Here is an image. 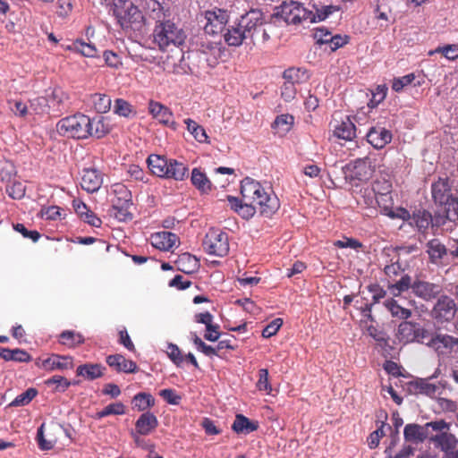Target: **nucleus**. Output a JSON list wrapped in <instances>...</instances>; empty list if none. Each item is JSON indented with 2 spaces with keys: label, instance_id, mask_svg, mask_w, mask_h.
Instances as JSON below:
<instances>
[{
  "label": "nucleus",
  "instance_id": "nucleus-53",
  "mask_svg": "<svg viewBox=\"0 0 458 458\" xmlns=\"http://www.w3.org/2000/svg\"><path fill=\"white\" fill-rule=\"evenodd\" d=\"M349 38L347 36L342 37L340 35H335L330 37L329 38H318V44H330L331 50L335 51L339 47H344L348 43Z\"/></svg>",
  "mask_w": 458,
  "mask_h": 458
},
{
  "label": "nucleus",
  "instance_id": "nucleus-50",
  "mask_svg": "<svg viewBox=\"0 0 458 458\" xmlns=\"http://www.w3.org/2000/svg\"><path fill=\"white\" fill-rule=\"evenodd\" d=\"M72 48L86 57H94L97 55V48L93 44L86 43L83 40H75Z\"/></svg>",
  "mask_w": 458,
  "mask_h": 458
},
{
  "label": "nucleus",
  "instance_id": "nucleus-20",
  "mask_svg": "<svg viewBox=\"0 0 458 458\" xmlns=\"http://www.w3.org/2000/svg\"><path fill=\"white\" fill-rule=\"evenodd\" d=\"M39 366L46 371L72 369L73 360L71 356L52 354L50 357L42 360Z\"/></svg>",
  "mask_w": 458,
  "mask_h": 458
},
{
  "label": "nucleus",
  "instance_id": "nucleus-29",
  "mask_svg": "<svg viewBox=\"0 0 458 458\" xmlns=\"http://www.w3.org/2000/svg\"><path fill=\"white\" fill-rule=\"evenodd\" d=\"M334 135L341 140H352L356 135V127L349 116L334 125Z\"/></svg>",
  "mask_w": 458,
  "mask_h": 458
},
{
  "label": "nucleus",
  "instance_id": "nucleus-11",
  "mask_svg": "<svg viewBox=\"0 0 458 458\" xmlns=\"http://www.w3.org/2000/svg\"><path fill=\"white\" fill-rule=\"evenodd\" d=\"M397 336L399 341L404 344L414 342L426 344L430 333L419 323L403 321L398 326Z\"/></svg>",
  "mask_w": 458,
  "mask_h": 458
},
{
  "label": "nucleus",
  "instance_id": "nucleus-49",
  "mask_svg": "<svg viewBox=\"0 0 458 458\" xmlns=\"http://www.w3.org/2000/svg\"><path fill=\"white\" fill-rule=\"evenodd\" d=\"M46 385L52 386L55 385V391L64 393L72 385L77 384V382L72 383L67 378L62 376H53L52 377L46 380Z\"/></svg>",
  "mask_w": 458,
  "mask_h": 458
},
{
  "label": "nucleus",
  "instance_id": "nucleus-28",
  "mask_svg": "<svg viewBox=\"0 0 458 458\" xmlns=\"http://www.w3.org/2000/svg\"><path fill=\"white\" fill-rule=\"evenodd\" d=\"M403 437L405 441L411 443H422L428 438L427 427L416 423H410L404 427Z\"/></svg>",
  "mask_w": 458,
  "mask_h": 458
},
{
  "label": "nucleus",
  "instance_id": "nucleus-24",
  "mask_svg": "<svg viewBox=\"0 0 458 458\" xmlns=\"http://www.w3.org/2000/svg\"><path fill=\"white\" fill-rule=\"evenodd\" d=\"M366 137L368 142L377 149L383 148L392 140L391 131L384 127L370 128Z\"/></svg>",
  "mask_w": 458,
  "mask_h": 458
},
{
  "label": "nucleus",
  "instance_id": "nucleus-36",
  "mask_svg": "<svg viewBox=\"0 0 458 458\" xmlns=\"http://www.w3.org/2000/svg\"><path fill=\"white\" fill-rule=\"evenodd\" d=\"M59 344L70 348H76L84 344V336L73 330H64L59 335Z\"/></svg>",
  "mask_w": 458,
  "mask_h": 458
},
{
  "label": "nucleus",
  "instance_id": "nucleus-34",
  "mask_svg": "<svg viewBox=\"0 0 458 458\" xmlns=\"http://www.w3.org/2000/svg\"><path fill=\"white\" fill-rule=\"evenodd\" d=\"M404 213L411 218V221L410 224L416 226L421 233H425L430 225H433L432 216L427 210H418L417 212H414L411 216H410V214L407 211Z\"/></svg>",
  "mask_w": 458,
  "mask_h": 458
},
{
  "label": "nucleus",
  "instance_id": "nucleus-18",
  "mask_svg": "<svg viewBox=\"0 0 458 458\" xmlns=\"http://www.w3.org/2000/svg\"><path fill=\"white\" fill-rule=\"evenodd\" d=\"M439 370L437 369L430 377L418 378L409 385V389L414 394H423L428 397H434L436 394H440L441 386L429 382V379L437 377Z\"/></svg>",
  "mask_w": 458,
  "mask_h": 458
},
{
  "label": "nucleus",
  "instance_id": "nucleus-7",
  "mask_svg": "<svg viewBox=\"0 0 458 458\" xmlns=\"http://www.w3.org/2000/svg\"><path fill=\"white\" fill-rule=\"evenodd\" d=\"M113 15L124 30L140 31L146 26V16L143 15L142 11L128 0H122L121 4H116V8L113 10Z\"/></svg>",
  "mask_w": 458,
  "mask_h": 458
},
{
  "label": "nucleus",
  "instance_id": "nucleus-31",
  "mask_svg": "<svg viewBox=\"0 0 458 458\" xmlns=\"http://www.w3.org/2000/svg\"><path fill=\"white\" fill-rule=\"evenodd\" d=\"M426 248L429 260L433 264H438L448 253V248L438 239H432L428 241L426 244Z\"/></svg>",
  "mask_w": 458,
  "mask_h": 458
},
{
  "label": "nucleus",
  "instance_id": "nucleus-30",
  "mask_svg": "<svg viewBox=\"0 0 458 458\" xmlns=\"http://www.w3.org/2000/svg\"><path fill=\"white\" fill-rule=\"evenodd\" d=\"M381 190L378 183H373L372 187H364L356 194L357 204L363 208H375L377 194L375 191Z\"/></svg>",
  "mask_w": 458,
  "mask_h": 458
},
{
  "label": "nucleus",
  "instance_id": "nucleus-14",
  "mask_svg": "<svg viewBox=\"0 0 458 458\" xmlns=\"http://www.w3.org/2000/svg\"><path fill=\"white\" fill-rule=\"evenodd\" d=\"M140 5L146 21L150 19L157 24L171 16L170 9L165 6L164 0H140Z\"/></svg>",
  "mask_w": 458,
  "mask_h": 458
},
{
  "label": "nucleus",
  "instance_id": "nucleus-52",
  "mask_svg": "<svg viewBox=\"0 0 458 458\" xmlns=\"http://www.w3.org/2000/svg\"><path fill=\"white\" fill-rule=\"evenodd\" d=\"M180 58L179 62L180 64L171 63L170 57L167 56V59L164 61V71H165L168 73H174V74H183L186 73V69L182 66V62L183 59V55L182 51H179Z\"/></svg>",
  "mask_w": 458,
  "mask_h": 458
},
{
  "label": "nucleus",
  "instance_id": "nucleus-8",
  "mask_svg": "<svg viewBox=\"0 0 458 458\" xmlns=\"http://www.w3.org/2000/svg\"><path fill=\"white\" fill-rule=\"evenodd\" d=\"M280 11L271 15L267 24L276 22V20L281 18L287 24H300L303 21H314L313 12L307 10L302 4L295 1L283 3Z\"/></svg>",
  "mask_w": 458,
  "mask_h": 458
},
{
  "label": "nucleus",
  "instance_id": "nucleus-5",
  "mask_svg": "<svg viewBox=\"0 0 458 458\" xmlns=\"http://www.w3.org/2000/svg\"><path fill=\"white\" fill-rule=\"evenodd\" d=\"M152 37L153 42L161 51H166L173 47H179L184 44L186 39L184 30L169 18L155 25Z\"/></svg>",
  "mask_w": 458,
  "mask_h": 458
},
{
  "label": "nucleus",
  "instance_id": "nucleus-55",
  "mask_svg": "<svg viewBox=\"0 0 458 458\" xmlns=\"http://www.w3.org/2000/svg\"><path fill=\"white\" fill-rule=\"evenodd\" d=\"M414 80H415L414 73H409V74H406L402 77L394 78L393 80L392 89H393V90H394L396 92H400L406 86L411 84Z\"/></svg>",
  "mask_w": 458,
  "mask_h": 458
},
{
  "label": "nucleus",
  "instance_id": "nucleus-54",
  "mask_svg": "<svg viewBox=\"0 0 458 458\" xmlns=\"http://www.w3.org/2000/svg\"><path fill=\"white\" fill-rule=\"evenodd\" d=\"M193 343L199 352H201L206 356L212 357V356H219L217 352L216 347H212L210 345L206 344L196 334H194L193 336Z\"/></svg>",
  "mask_w": 458,
  "mask_h": 458
},
{
  "label": "nucleus",
  "instance_id": "nucleus-41",
  "mask_svg": "<svg viewBox=\"0 0 458 458\" xmlns=\"http://www.w3.org/2000/svg\"><path fill=\"white\" fill-rule=\"evenodd\" d=\"M384 304L392 317L398 319H408L412 314L410 309L402 307L394 299L386 300Z\"/></svg>",
  "mask_w": 458,
  "mask_h": 458
},
{
  "label": "nucleus",
  "instance_id": "nucleus-19",
  "mask_svg": "<svg viewBox=\"0 0 458 458\" xmlns=\"http://www.w3.org/2000/svg\"><path fill=\"white\" fill-rule=\"evenodd\" d=\"M375 172V161L370 157L354 160L352 177L359 181H368Z\"/></svg>",
  "mask_w": 458,
  "mask_h": 458
},
{
  "label": "nucleus",
  "instance_id": "nucleus-3",
  "mask_svg": "<svg viewBox=\"0 0 458 458\" xmlns=\"http://www.w3.org/2000/svg\"><path fill=\"white\" fill-rule=\"evenodd\" d=\"M265 188L252 178L246 177L241 182V196L236 198L227 196L230 208L243 219L254 216V208L251 206L260 197Z\"/></svg>",
  "mask_w": 458,
  "mask_h": 458
},
{
  "label": "nucleus",
  "instance_id": "nucleus-9",
  "mask_svg": "<svg viewBox=\"0 0 458 458\" xmlns=\"http://www.w3.org/2000/svg\"><path fill=\"white\" fill-rule=\"evenodd\" d=\"M114 198L112 207L116 210L114 216L120 221L132 219V214L129 211L132 206V196L131 191L123 183L117 182L111 186Z\"/></svg>",
  "mask_w": 458,
  "mask_h": 458
},
{
  "label": "nucleus",
  "instance_id": "nucleus-64",
  "mask_svg": "<svg viewBox=\"0 0 458 458\" xmlns=\"http://www.w3.org/2000/svg\"><path fill=\"white\" fill-rule=\"evenodd\" d=\"M385 426L386 424L382 422L381 426L369 435L368 438V445L371 449L376 448L378 445L380 439L385 436Z\"/></svg>",
  "mask_w": 458,
  "mask_h": 458
},
{
  "label": "nucleus",
  "instance_id": "nucleus-6",
  "mask_svg": "<svg viewBox=\"0 0 458 458\" xmlns=\"http://www.w3.org/2000/svg\"><path fill=\"white\" fill-rule=\"evenodd\" d=\"M147 164L152 174L160 178L182 181L188 174V167L175 159H167L164 156L151 154Z\"/></svg>",
  "mask_w": 458,
  "mask_h": 458
},
{
  "label": "nucleus",
  "instance_id": "nucleus-21",
  "mask_svg": "<svg viewBox=\"0 0 458 458\" xmlns=\"http://www.w3.org/2000/svg\"><path fill=\"white\" fill-rule=\"evenodd\" d=\"M103 183V177L100 172L93 168H85L82 171L81 186L87 192L98 191Z\"/></svg>",
  "mask_w": 458,
  "mask_h": 458
},
{
  "label": "nucleus",
  "instance_id": "nucleus-35",
  "mask_svg": "<svg viewBox=\"0 0 458 458\" xmlns=\"http://www.w3.org/2000/svg\"><path fill=\"white\" fill-rule=\"evenodd\" d=\"M232 428L238 434H250L259 428V422L250 420L242 414H237L232 425Z\"/></svg>",
  "mask_w": 458,
  "mask_h": 458
},
{
  "label": "nucleus",
  "instance_id": "nucleus-42",
  "mask_svg": "<svg viewBox=\"0 0 458 458\" xmlns=\"http://www.w3.org/2000/svg\"><path fill=\"white\" fill-rule=\"evenodd\" d=\"M177 264L179 269L186 274L197 270L199 267V259L189 253L182 254L177 260Z\"/></svg>",
  "mask_w": 458,
  "mask_h": 458
},
{
  "label": "nucleus",
  "instance_id": "nucleus-57",
  "mask_svg": "<svg viewBox=\"0 0 458 458\" xmlns=\"http://www.w3.org/2000/svg\"><path fill=\"white\" fill-rule=\"evenodd\" d=\"M405 268L401 265L399 258L395 261H392L391 264L386 265L384 268L385 274L390 278H394L403 273Z\"/></svg>",
  "mask_w": 458,
  "mask_h": 458
},
{
  "label": "nucleus",
  "instance_id": "nucleus-43",
  "mask_svg": "<svg viewBox=\"0 0 458 458\" xmlns=\"http://www.w3.org/2000/svg\"><path fill=\"white\" fill-rule=\"evenodd\" d=\"M184 123L187 125L188 131L194 137V139L199 143L208 142V136L205 129L198 124L194 120L187 118L184 120Z\"/></svg>",
  "mask_w": 458,
  "mask_h": 458
},
{
  "label": "nucleus",
  "instance_id": "nucleus-17",
  "mask_svg": "<svg viewBox=\"0 0 458 458\" xmlns=\"http://www.w3.org/2000/svg\"><path fill=\"white\" fill-rule=\"evenodd\" d=\"M239 21L241 22V28H242L248 38L253 37L258 26L267 24L263 12L259 9H251L242 15Z\"/></svg>",
  "mask_w": 458,
  "mask_h": 458
},
{
  "label": "nucleus",
  "instance_id": "nucleus-39",
  "mask_svg": "<svg viewBox=\"0 0 458 458\" xmlns=\"http://www.w3.org/2000/svg\"><path fill=\"white\" fill-rule=\"evenodd\" d=\"M191 181L192 184L202 193H208L211 191V182L199 168H194L192 170Z\"/></svg>",
  "mask_w": 458,
  "mask_h": 458
},
{
  "label": "nucleus",
  "instance_id": "nucleus-12",
  "mask_svg": "<svg viewBox=\"0 0 458 458\" xmlns=\"http://www.w3.org/2000/svg\"><path fill=\"white\" fill-rule=\"evenodd\" d=\"M457 305L445 294L439 295L431 310V317L438 323L450 322L455 317Z\"/></svg>",
  "mask_w": 458,
  "mask_h": 458
},
{
  "label": "nucleus",
  "instance_id": "nucleus-47",
  "mask_svg": "<svg viewBox=\"0 0 458 458\" xmlns=\"http://www.w3.org/2000/svg\"><path fill=\"white\" fill-rule=\"evenodd\" d=\"M125 405L121 403H114L106 406L103 410L95 414V419L100 420L109 415H123L125 413Z\"/></svg>",
  "mask_w": 458,
  "mask_h": 458
},
{
  "label": "nucleus",
  "instance_id": "nucleus-33",
  "mask_svg": "<svg viewBox=\"0 0 458 458\" xmlns=\"http://www.w3.org/2000/svg\"><path fill=\"white\" fill-rule=\"evenodd\" d=\"M105 368L98 363H86L77 367L76 375L87 380H95L102 377Z\"/></svg>",
  "mask_w": 458,
  "mask_h": 458
},
{
  "label": "nucleus",
  "instance_id": "nucleus-44",
  "mask_svg": "<svg viewBox=\"0 0 458 458\" xmlns=\"http://www.w3.org/2000/svg\"><path fill=\"white\" fill-rule=\"evenodd\" d=\"M132 404L134 409L144 411L154 406L155 398L148 393H139L133 397Z\"/></svg>",
  "mask_w": 458,
  "mask_h": 458
},
{
  "label": "nucleus",
  "instance_id": "nucleus-62",
  "mask_svg": "<svg viewBox=\"0 0 458 458\" xmlns=\"http://www.w3.org/2000/svg\"><path fill=\"white\" fill-rule=\"evenodd\" d=\"M283 325L282 318H276L265 327L262 330V336L268 338L275 335Z\"/></svg>",
  "mask_w": 458,
  "mask_h": 458
},
{
  "label": "nucleus",
  "instance_id": "nucleus-32",
  "mask_svg": "<svg viewBox=\"0 0 458 458\" xmlns=\"http://www.w3.org/2000/svg\"><path fill=\"white\" fill-rule=\"evenodd\" d=\"M224 38L225 41L232 47H239L248 39L244 30L241 28L239 20L234 25L230 26L226 30V32L224 34Z\"/></svg>",
  "mask_w": 458,
  "mask_h": 458
},
{
  "label": "nucleus",
  "instance_id": "nucleus-10",
  "mask_svg": "<svg viewBox=\"0 0 458 458\" xmlns=\"http://www.w3.org/2000/svg\"><path fill=\"white\" fill-rule=\"evenodd\" d=\"M203 247L210 255L225 257L229 252L227 233L220 229L211 228L204 238Z\"/></svg>",
  "mask_w": 458,
  "mask_h": 458
},
{
  "label": "nucleus",
  "instance_id": "nucleus-23",
  "mask_svg": "<svg viewBox=\"0 0 458 458\" xmlns=\"http://www.w3.org/2000/svg\"><path fill=\"white\" fill-rule=\"evenodd\" d=\"M106 362L111 369L118 373H135L138 369V366L133 360H127L122 354L108 355L106 358Z\"/></svg>",
  "mask_w": 458,
  "mask_h": 458
},
{
  "label": "nucleus",
  "instance_id": "nucleus-1",
  "mask_svg": "<svg viewBox=\"0 0 458 458\" xmlns=\"http://www.w3.org/2000/svg\"><path fill=\"white\" fill-rule=\"evenodd\" d=\"M60 134L84 140L89 137L101 139L110 132V125L103 116H89L81 113L61 119L57 123Z\"/></svg>",
  "mask_w": 458,
  "mask_h": 458
},
{
  "label": "nucleus",
  "instance_id": "nucleus-2",
  "mask_svg": "<svg viewBox=\"0 0 458 458\" xmlns=\"http://www.w3.org/2000/svg\"><path fill=\"white\" fill-rule=\"evenodd\" d=\"M431 194L438 212L445 219L454 222L458 220V191L454 182L448 177H439L431 185Z\"/></svg>",
  "mask_w": 458,
  "mask_h": 458
},
{
  "label": "nucleus",
  "instance_id": "nucleus-25",
  "mask_svg": "<svg viewBox=\"0 0 458 458\" xmlns=\"http://www.w3.org/2000/svg\"><path fill=\"white\" fill-rule=\"evenodd\" d=\"M150 239L152 246L161 250H170L178 242L177 235L167 231L156 233Z\"/></svg>",
  "mask_w": 458,
  "mask_h": 458
},
{
  "label": "nucleus",
  "instance_id": "nucleus-56",
  "mask_svg": "<svg viewBox=\"0 0 458 458\" xmlns=\"http://www.w3.org/2000/svg\"><path fill=\"white\" fill-rule=\"evenodd\" d=\"M257 388L259 391H264L269 394L272 391V386L268 380V370L267 369H260L259 370V380L257 382Z\"/></svg>",
  "mask_w": 458,
  "mask_h": 458
},
{
  "label": "nucleus",
  "instance_id": "nucleus-58",
  "mask_svg": "<svg viewBox=\"0 0 458 458\" xmlns=\"http://www.w3.org/2000/svg\"><path fill=\"white\" fill-rule=\"evenodd\" d=\"M269 32H272L270 28L267 29L263 26H258L253 37H250L248 39H250L253 44H256L257 42L265 43L270 39Z\"/></svg>",
  "mask_w": 458,
  "mask_h": 458
},
{
  "label": "nucleus",
  "instance_id": "nucleus-51",
  "mask_svg": "<svg viewBox=\"0 0 458 458\" xmlns=\"http://www.w3.org/2000/svg\"><path fill=\"white\" fill-rule=\"evenodd\" d=\"M38 394L36 388H28L25 392L17 395L15 399L11 403L13 406H24L30 403Z\"/></svg>",
  "mask_w": 458,
  "mask_h": 458
},
{
  "label": "nucleus",
  "instance_id": "nucleus-46",
  "mask_svg": "<svg viewBox=\"0 0 458 458\" xmlns=\"http://www.w3.org/2000/svg\"><path fill=\"white\" fill-rule=\"evenodd\" d=\"M284 81L292 84H300L308 79L306 71L301 68L291 67L284 72Z\"/></svg>",
  "mask_w": 458,
  "mask_h": 458
},
{
  "label": "nucleus",
  "instance_id": "nucleus-60",
  "mask_svg": "<svg viewBox=\"0 0 458 458\" xmlns=\"http://www.w3.org/2000/svg\"><path fill=\"white\" fill-rule=\"evenodd\" d=\"M6 191L11 198L20 199L25 195V187L21 182H14L6 187Z\"/></svg>",
  "mask_w": 458,
  "mask_h": 458
},
{
  "label": "nucleus",
  "instance_id": "nucleus-61",
  "mask_svg": "<svg viewBox=\"0 0 458 458\" xmlns=\"http://www.w3.org/2000/svg\"><path fill=\"white\" fill-rule=\"evenodd\" d=\"M166 352L168 357L176 366H180L183 362L184 357L182 356L181 350L176 344H169Z\"/></svg>",
  "mask_w": 458,
  "mask_h": 458
},
{
  "label": "nucleus",
  "instance_id": "nucleus-22",
  "mask_svg": "<svg viewBox=\"0 0 458 458\" xmlns=\"http://www.w3.org/2000/svg\"><path fill=\"white\" fill-rule=\"evenodd\" d=\"M369 292L372 294V302H364V299L360 301V306L359 310L361 314L370 321H374V318L371 314L372 306L383 298L386 297V292L377 284H369L368 286Z\"/></svg>",
  "mask_w": 458,
  "mask_h": 458
},
{
  "label": "nucleus",
  "instance_id": "nucleus-37",
  "mask_svg": "<svg viewBox=\"0 0 458 458\" xmlns=\"http://www.w3.org/2000/svg\"><path fill=\"white\" fill-rule=\"evenodd\" d=\"M430 440L438 446L442 452L454 449L458 445V438L452 433L442 432L430 437Z\"/></svg>",
  "mask_w": 458,
  "mask_h": 458
},
{
  "label": "nucleus",
  "instance_id": "nucleus-16",
  "mask_svg": "<svg viewBox=\"0 0 458 458\" xmlns=\"http://www.w3.org/2000/svg\"><path fill=\"white\" fill-rule=\"evenodd\" d=\"M204 16L207 21L204 26V30L209 35L221 33L229 19V15L226 11L216 8L206 11Z\"/></svg>",
  "mask_w": 458,
  "mask_h": 458
},
{
  "label": "nucleus",
  "instance_id": "nucleus-48",
  "mask_svg": "<svg viewBox=\"0 0 458 458\" xmlns=\"http://www.w3.org/2000/svg\"><path fill=\"white\" fill-rule=\"evenodd\" d=\"M315 9V13H313V16L315 21L313 22L321 21L326 20L330 14L335 12L339 11V7L332 4L327 5H318L313 4Z\"/></svg>",
  "mask_w": 458,
  "mask_h": 458
},
{
  "label": "nucleus",
  "instance_id": "nucleus-45",
  "mask_svg": "<svg viewBox=\"0 0 458 458\" xmlns=\"http://www.w3.org/2000/svg\"><path fill=\"white\" fill-rule=\"evenodd\" d=\"M114 113L125 118H131L136 115V110L133 106L123 98L114 100Z\"/></svg>",
  "mask_w": 458,
  "mask_h": 458
},
{
  "label": "nucleus",
  "instance_id": "nucleus-63",
  "mask_svg": "<svg viewBox=\"0 0 458 458\" xmlns=\"http://www.w3.org/2000/svg\"><path fill=\"white\" fill-rule=\"evenodd\" d=\"M49 99L54 104H56L59 108L68 100V95L61 88H55L49 96Z\"/></svg>",
  "mask_w": 458,
  "mask_h": 458
},
{
  "label": "nucleus",
  "instance_id": "nucleus-15",
  "mask_svg": "<svg viewBox=\"0 0 458 458\" xmlns=\"http://www.w3.org/2000/svg\"><path fill=\"white\" fill-rule=\"evenodd\" d=\"M251 206L254 208V215L259 212L262 216L272 217L278 211L280 201L272 191L265 189L260 197Z\"/></svg>",
  "mask_w": 458,
  "mask_h": 458
},
{
  "label": "nucleus",
  "instance_id": "nucleus-26",
  "mask_svg": "<svg viewBox=\"0 0 458 458\" xmlns=\"http://www.w3.org/2000/svg\"><path fill=\"white\" fill-rule=\"evenodd\" d=\"M148 112L153 116V118L157 119L160 123L168 125L174 123L173 122V112L171 109L160 102L150 100L148 102Z\"/></svg>",
  "mask_w": 458,
  "mask_h": 458
},
{
  "label": "nucleus",
  "instance_id": "nucleus-4",
  "mask_svg": "<svg viewBox=\"0 0 458 458\" xmlns=\"http://www.w3.org/2000/svg\"><path fill=\"white\" fill-rule=\"evenodd\" d=\"M388 289L394 294L398 296L402 293L411 290V293L418 298L431 301L437 299L443 292V286L440 284L432 283L423 279L416 278L411 281L409 275H403L398 281L389 284Z\"/></svg>",
  "mask_w": 458,
  "mask_h": 458
},
{
  "label": "nucleus",
  "instance_id": "nucleus-27",
  "mask_svg": "<svg viewBox=\"0 0 458 458\" xmlns=\"http://www.w3.org/2000/svg\"><path fill=\"white\" fill-rule=\"evenodd\" d=\"M158 426L157 417L149 411L142 413L135 423V430L141 436L149 435Z\"/></svg>",
  "mask_w": 458,
  "mask_h": 458
},
{
  "label": "nucleus",
  "instance_id": "nucleus-13",
  "mask_svg": "<svg viewBox=\"0 0 458 458\" xmlns=\"http://www.w3.org/2000/svg\"><path fill=\"white\" fill-rule=\"evenodd\" d=\"M426 344L432 348L438 356L449 357L452 353L458 352V338L446 334L430 335Z\"/></svg>",
  "mask_w": 458,
  "mask_h": 458
},
{
  "label": "nucleus",
  "instance_id": "nucleus-40",
  "mask_svg": "<svg viewBox=\"0 0 458 458\" xmlns=\"http://www.w3.org/2000/svg\"><path fill=\"white\" fill-rule=\"evenodd\" d=\"M90 102L94 109L99 114H106L111 108L112 100L106 94L95 93L90 96Z\"/></svg>",
  "mask_w": 458,
  "mask_h": 458
},
{
  "label": "nucleus",
  "instance_id": "nucleus-59",
  "mask_svg": "<svg viewBox=\"0 0 458 458\" xmlns=\"http://www.w3.org/2000/svg\"><path fill=\"white\" fill-rule=\"evenodd\" d=\"M44 427L43 423L38 428L37 432V439L38 443V446L41 450H50L54 447L55 441L53 439H46L44 437Z\"/></svg>",
  "mask_w": 458,
  "mask_h": 458
},
{
  "label": "nucleus",
  "instance_id": "nucleus-38",
  "mask_svg": "<svg viewBox=\"0 0 458 458\" xmlns=\"http://www.w3.org/2000/svg\"><path fill=\"white\" fill-rule=\"evenodd\" d=\"M293 123L294 117L292 114H284L276 116L274 123H272V128L280 136H284L291 131Z\"/></svg>",
  "mask_w": 458,
  "mask_h": 458
}]
</instances>
